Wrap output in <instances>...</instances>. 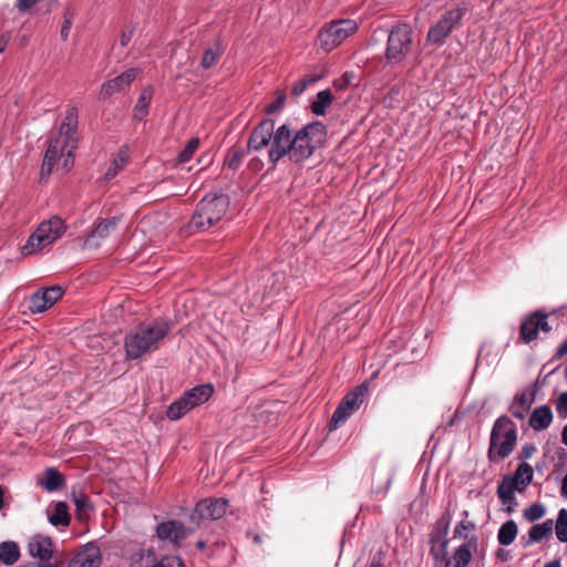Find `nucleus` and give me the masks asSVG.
Returning a JSON list of instances; mask_svg holds the SVG:
<instances>
[{"instance_id":"f257e3e1","label":"nucleus","mask_w":567,"mask_h":567,"mask_svg":"<svg viewBox=\"0 0 567 567\" xmlns=\"http://www.w3.org/2000/svg\"><path fill=\"white\" fill-rule=\"evenodd\" d=\"M327 138V127L315 121L293 132L290 125L275 127V121L265 118L250 132L247 148H230L225 157L224 166L237 171L247 154L267 150L268 163L272 168L287 157L291 163L299 164L309 159L321 148Z\"/></svg>"},{"instance_id":"f03ea898","label":"nucleus","mask_w":567,"mask_h":567,"mask_svg":"<svg viewBox=\"0 0 567 567\" xmlns=\"http://www.w3.org/2000/svg\"><path fill=\"white\" fill-rule=\"evenodd\" d=\"M79 111L76 106H70L60 125L59 133L51 138L44 154L41 175L49 176L53 166L61 162L62 169L68 172L74 164V154L78 148Z\"/></svg>"},{"instance_id":"7ed1b4c3","label":"nucleus","mask_w":567,"mask_h":567,"mask_svg":"<svg viewBox=\"0 0 567 567\" xmlns=\"http://www.w3.org/2000/svg\"><path fill=\"white\" fill-rule=\"evenodd\" d=\"M171 330L165 320L151 324H138L128 331L124 338L125 355L128 360H137L148 352L156 351Z\"/></svg>"},{"instance_id":"20e7f679","label":"nucleus","mask_w":567,"mask_h":567,"mask_svg":"<svg viewBox=\"0 0 567 567\" xmlns=\"http://www.w3.org/2000/svg\"><path fill=\"white\" fill-rule=\"evenodd\" d=\"M229 207V198L225 194H208L196 206L188 224L189 231L206 230L218 223Z\"/></svg>"},{"instance_id":"39448f33","label":"nucleus","mask_w":567,"mask_h":567,"mask_svg":"<svg viewBox=\"0 0 567 567\" xmlns=\"http://www.w3.org/2000/svg\"><path fill=\"white\" fill-rule=\"evenodd\" d=\"M516 443V424L506 415L497 417L491 431L488 460L491 462L504 460L513 453Z\"/></svg>"},{"instance_id":"423d86ee","label":"nucleus","mask_w":567,"mask_h":567,"mask_svg":"<svg viewBox=\"0 0 567 567\" xmlns=\"http://www.w3.org/2000/svg\"><path fill=\"white\" fill-rule=\"evenodd\" d=\"M65 223L59 216L43 220L22 246V254L32 255L51 246L65 233Z\"/></svg>"},{"instance_id":"0eeeda50","label":"nucleus","mask_w":567,"mask_h":567,"mask_svg":"<svg viewBox=\"0 0 567 567\" xmlns=\"http://www.w3.org/2000/svg\"><path fill=\"white\" fill-rule=\"evenodd\" d=\"M413 45V30L409 23L400 22L392 27L388 35L385 61L390 65H398L411 53Z\"/></svg>"},{"instance_id":"6e6552de","label":"nucleus","mask_w":567,"mask_h":567,"mask_svg":"<svg viewBox=\"0 0 567 567\" xmlns=\"http://www.w3.org/2000/svg\"><path fill=\"white\" fill-rule=\"evenodd\" d=\"M359 30V24L352 19H338L326 23L318 33L319 47L330 52L341 45L348 38L355 34Z\"/></svg>"},{"instance_id":"1a4fd4ad","label":"nucleus","mask_w":567,"mask_h":567,"mask_svg":"<svg viewBox=\"0 0 567 567\" xmlns=\"http://www.w3.org/2000/svg\"><path fill=\"white\" fill-rule=\"evenodd\" d=\"M228 507V501L225 498H205L196 503L194 509L189 514V523L195 530L202 528L209 520L221 518Z\"/></svg>"},{"instance_id":"9d476101","label":"nucleus","mask_w":567,"mask_h":567,"mask_svg":"<svg viewBox=\"0 0 567 567\" xmlns=\"http://www.w3.org/2000/svg\"><path fill=\"white\" fill-rule=\"evenodd\" d=\"M369 392V383L363 382L349 392L334 410L330 420V430L336 429L340 423L346 422L357 410L360 409Z\"/></svg>"},{"instance_id":"9b49d317","label":"nucleus","mask_w":567,"mask_h":567,"mask_svg":"<svg viewBox=\"0 0 567 567\" xmlns=\"http://www.w3.org/2000/svg\"><path fill=\"white\" fill-rule=\"evenodd\" d=\"M452 520V515L449 511L442 514V516L435 522L432 533L430 535L431 549L430 554L435 561L440 559H446L447 547H449V529Z\"/></svg>"},{"instance_id":"f8f14e48","label":"nucleus","mask_w":567,"mask_h":567,"mask_svg":"<svg viewBox=\"0 0 567 567\" xmlns=\"http://www.w3.org/2000/svg\"><path fill=\"white\" fill-rule=\"evenodd\" d=\"M131 567H184L182 559L174 555L158 557L153 548H140L131 556Z\"/></svg>"},{"instance_id":"ddd939ff","label":"nucleus","mask_w":567,"mask_h":567,"mask_svg":"<svg viewBox=\"0 0 567 567\" xmlns=\"http://www.w3.org/2000/svg\"><path fill=\"white\" fill-rule=\"evenodd\" d=\"M465 10L456 8L445 12L441 19L430 28L426 40L431 44H442L444 39L451 33L455 24L463 18Z\"/></svg>"},{"instance_id":"4468645a","label":"nucleus","mask_w":567,"mask_h":567,"mask_svg":"<svg viewBox=\"0 0 567 567\" xmlns=\"http://www.w3.org/2000/svg\"><path fill=\"white\" fill-rule=\"evenodd\" d=\"M64 290L61 286H51L33 292L28 301L31 313H42L62 298Z\"/></svg>"},{"instance_id":"2eb2a0df","label":"nucleus","mask_w":567,"mask_h":567,"mask_svg":"<svg viewBox=\"0 0 567 567\" xmlns=\"http://www.w3.org/2000/svg\"><path fill=\"white\" fill-rule=\"evenodd\" d=\"M194 532L195 528L193 525L185 527L181 522L174 519L159 523L156 527L157 537L175 546H179V544Z\"/></svg>"},{"instance_id":"dca6fc26","label":"nucleus","mask_w":567,"mask_h":567,"mask_svg":"<svg viewBox=\"0 0 567 567\" xmlns=\"http://www.w3.org/2000/svg\"><path fill=\"white\" fill-rule=\"evenodd\" d=\"M550 330L547 315L536 311L522 322L520 337L524 342L529 343L537 338L539 331L548 333Z\"/></svg>"},{"instance_id":"f3484780","label":"nucleus","mask_w":567,"mask_h":567,"mask_svg":"<svg viewBox=\"0 0 567 567\" xmlns=\"http://www.w3.org/2000/svg\"><path fill=\"white\" fill-rule=\"evenodd\" d=\"M477 537L472 536L466 542L456 547L451 557L440 559L445 561V567H466L473 559V551L477 548Z\"/></svg>"},{"instance_id":"a211bd4d","label":"nucleus","mask_w":567,"mask_h":567,"mask_svg":"<svg viewBox=\"0 0 567 567\" xmlns=\"http://www.w3.org/2000/svg\"><path fill=\"white\" fill-rule=\"evenodd\" d=\"M120 217L102 219L84 240V248H97L111 233L117 227Z\"/></svg>"},{"instance_id":"6ab92c4d","label":"nucleus","mask_w":567,"mask_h":567,"mask_svg":"<svg viewBox=\"0 0 567 567\" xmlns=\"http://www.w3.org/2000/svg\"><path fill=\"white\" fill-rule=\"evenodd\" d=\"M138 75V70L131 68L124 71L122 74L115 76L103 83L101 87V94L105 97H110L115 93L124 91Z\"/></svg>"},{"instance_id":"aec40b11","label":"nucleus","mask_w":567,"mask_h":567,"mask_svg":"<svg viewBox=\"0 0 567 567\" xmlns=\"http://www.w3.org/2000/svg\"><path fill=\"white\" fill-rule=\"evenodd\" d=\"M28 554L39 561H50L53 555V543L49 536L35 535L28 543Z\"/></svg>"},{"instance_id":"412c9836","label":"nucleus","mask_w":567,"mask_h":567,"mask_svg":"<svg viewBox=\"0 0 567 567\" xmlns=\"http://www.w3.org/2000/svg\"><path fill=\"white\" fill-rule=\"evenodd\" d=\"M515 491L523 492L516 484V478L505 475L497 486V497L503 505H507L506 511L513 513L517 506Z\"/></svg>"},{"instance_id":"4be33fe9","label":"nucleus","mask_w":567,"mask_h":567,"mask_svg":"<svg viewBox=\"0 0 567 567\" xmlns=\"http://www.w3.org/2000/svg\"><path fill=\"white\" fill-rule=\"evenodd\" d=\"M101 564L100 548L87 544L70 561L68 567H99Z\"/></svg>"},{"instance_id":"5701e85b","label":"nucleus","mask_w":567,"mask_h":567,"mask_svg":"<svg viewBox=\"0 0 567 567\" xmlns=\"http://www.w3.org/2000/svg\"><path fill=\"white\" fill-rule=\"evenodd\" d=\"M214 394V386L210 383L199 384L189 390H187L183 398L186 400L188 405L192 408H197L204 403H206L212 395Z\"/></svg>"},{"instance_id":"b1692460","label":"nucleus","mask_w":567,"mask_h":567,"mask_svg":"<svg viewBox=\"0 0 567 567\" xmlns=\"http://www.w3.org/2000/svg\"><path fill=\"white\" fill-rule=\"evenodd\" d=\"M554 419L551 409L544 404L534 409L530 413L528 423L529 426L536 431L540 432L549 427Z\"/></svg>"},{"instance_id":"393cba45","label":"nucleus","mask_w":567,"mask_h":567,"mask_svg":"<svg viewBox=\"0 0 567 567\" xmlns=\"http://www.w3.org/2000/svg\"><path fill=\"white\" fill-rule=\"evenodd\" d=\"M39 485L47 492L52 493L65 486V478L56 468L48 467Z\"/></svg>"},{"instance_id":"a878e982","label":"nucleus","mask_w":567,"mask_h":567,"mask_svg":"<svg viewBox=\"0 0 567 567\" xmlns=\"http://www.w3.org/2000/svg\"><path fill=\"white\" fill-rule=\"evenodd\" d=\"M21 557L19 545L13 540L0 543V561L7 566H13Z\"/></svg>"},{"instance_id":"bb28decb","label":"nucleus","mask_w":567,"mask_h":567,"mask_svg":"<svg viewBox=\"0 0 567 567\" xmlns=\"http://www.w3.org/2000/svg\"><path fill=\"white\" fill-rule=\"evenodd\" d=\"M153 97V89L151 86H146L141 92V95L134 106V118L142 121L148 113V107Z\"/></svg>"},{"instance_id":"cd10ccee","label":"nucleus","mask_w":567,"mask_h":567,"mask_svg":"<svg viewBox=\"0 0 567 567\" xmlns=\"http://www.w3.org/2000/svg\"><path fill=\"white\" fill-rule=\"evenodd\" d=\"M332 100L333 96L329 89L318 92L316 100L310 104L311 112L317 116L324 115Z\"/></svg>"},{"instance_id":"c85d7f7f","label":"nucleus","mask_w":567,"mask_h":567,"mask_svg":"<svg viewBox=\"0 0 567 567\" xmlns=\"http://www.w3.org/2000/svg\"><path fill=\"white\" fill-rule=\"evenodd\" d=\"M518 533L517 524L513 520H506L498 529L497 540L502 546H509L516 538Z\"/></svg>"},{"instance_id":"c756f323","label":"nucleus","mask_w":567,"mask_h":567,"mask_svg":"<svg viewBox=\"0 0 567 567\" xmlns=\"http://www.w3.org/2000/svg\"><path fill=\"white\" fill-rule=\"evenodd\" d=\"M553 532V519H547L542 524L534 525L528 530V542L527 545L538 543L543 538L551 535Z\"/></svg>"},{"instance_id":"7c9ffc66","label":"nucleus","mask_w":567,"mask_h":567,"mask_svg":"<svg viewBox=\"0 0 567 567\" xmlns=\"http://www.w3.org/2000/svg\"><path fill=\"white\" fill-rule=\"evenodd\" d=\"M49 522L53 526H68L70 524L71 517L68 512V505L64 502H58L54 504Z\"/></svg>"},{"instance_id":"2f4dec72","label":"nucleus","mask_w":567,"mask_h":567,"mask_svg":"<svg viewBox=\"0 0 567 567\" xmlns=\"http://www.w3.org/2000/svg\"><path fill=\"white\" fill-rule=\"evenodd\" d=\"M512 478H516V484L519 485L522 491L532 483L534 477L533 467L528 463H520L515 470L514 474L511 475Z\"/></svg>"},{"instance_id":"473e14b6","label":"nucleus","mask_w":567,"mask_h":567,"mask_svg":"<svg viewBox=\"0 0 567 567\" xmlns=\"http://www.w3.org/2000/svg\"><path fill=\"white\" fill-rule=\"evenodd\" d=\"M190 410L192 408L188 405V403L182 395L181 398H178L168 405L166 415L169 420L177 421L182 419Z\"/></svg>"},{"instance_id":"72a5a7b5","label":"nucleus","mask_w":567,"mask_h":567,"mask_svg":"<svg viewBox=\"0 0 567 567\" xmlns=\"http://www.w3.org/2000/svg\"><path fill=\"white\" fill-rule=\"evenodd\" d=\"M224 53V47L216 42L213 47L205 50L200 65L208 70L214 66Z\"/></svg>"},{"instance_id":"f704fd0d","label":"nucleus","mask_w":567,"mask_h":567,"mask_svg":"<svg viewBox=\"0 0 567 567\" xmlns=\"http://www.w3.org/2000/svg\"><path fill=\"white\" fill-rule=\"evenodd\" d=\"M529 408L530 401H528L526 394L523 393L515 395L514 401L509 406V411L514 417L523 420Z\"/></svg>"},{"instance_id":"c9c22d12","label":"nucleus","mask_w":567,"mask_h":567,"mask_svg":"<svg viewBox=\"0 0 567 567\" xmlns=\"http://www.w3.org/2000/svg\"><path fill=\"white\" fill-rule=\"evenodd\" d=\"M127 152L125 150H120L117 156L112 161L110 164L107 171L104 174V178L106 181H110L114 178L118 172L124 167V165L127 163Z\"/></svg>"},{"instance_id":"e433bc0d","label":"nucleus","mask_w":567,"mask_h":567,"mask_svg":"<svg viewBox=\"0 0 567 567\" xmlns=\"http://www.w3.org/2000/svg\"><path fill=\"white\" fill-rule=\"evenodd\" d=\"M556 536L559 542L567 543V509L561 508L558 512L555 524Z\"/></svg>"},{"instance_id":"4c0bfd02","label":"nucleus","mask_w":567,"mask_h":567,"mask_svg":"<svg viewBox=\"0 0 567 567\" xmlns=\"http://www.w3.org/2000/svg\"><path fill=\"white\" fill-rule=\"evenodd\" d=\"M199 144H200L199 138H197V137L190 138L186 143L184 148L178 153L177 162L178 163H187L194 155L195 151L198 148Z\"/></svg>"},{"instance_id":"58836bf2","label":"nucleus","mask_w":567,"mask_h":567,"mask_svg":"<svg viewBox=\"0 0 567 567\" xmlns=\"http://www.w3.org/2000/svg\"><path fill=\"white\" fill-rule=\"evenodd\" d=\"M546 514V508L540 503H534L524 511V517L528 522H536L543 518Z\"/></svg>"},{"instance_id":"ea45409f","label":"nucleus","mask_w":567,"mask_h":567,"mask_svg":"<svg viewBox=\"0 0 567 567\" xmlns=\"http://www.w3.org/2000/svg\"><path fill=\"white\" fill-rule=\"evenodd\" d=\"M71 497L79 513H85L91 508L90 499L84 493L73 491Z\"/></svg>"},{"instance_id":"a19ab883","label":"nucleus","mask_w":567,"mask_h":567,"mask_svg":"<svg viewBox=\"0 0 567 567\" xmlns=\"http://www.w3.org/2000/svg\"><path fill=\"white\" fill-rule=\"evenodd\" d=\"M286 102V94L284 91H277L275 100L265 107L267 114H274L281 110Z\"/></svg>"},{"instance_id":"79ce46f5","label":"nucleus","mask_w":567,"mask_h":567,"mask_svg":"<svg viewBox=\"0 0 567 567\" xmlns=\"http://www.w3.org/2000/svg\"><path fill=\"white\" fill-rule=\"evenodd\" d=\"M475 525L470 520H461L454 529V538H464L465 542L468 539L467 535L464 534L467 530H474Z\"/></svg>"},{"instance_id":"37998d69","label":"nucleus","mask_w":567,"mask_h":567,"mask_svg":"<svg viewBox=\"0 0 567 567\" xmlns=\"http://www.w3.org/2000/svg\"><path fill=\"white\" fill-rule=\"evenodd\" d=\"M555 406L559 417L565 419L567 416V392L558 395Z\"/></svg>"},{"instance_id":"c03bdc74","label":"nucleus","mask_w":567,"mask_h":567,"mask_svg":"<svg viewBox=\"0 0 567 567\" xmlns=\"http://www.w3.org/2000/svg\"><path fill=\"white\" fill-rule=\"evenodd\" d=\"M536 452V446L533 443H527L522 446V450L518 454L519 460H528Z\"/></svg>"},{"instance_id":"a18cd8bd","label":"nucleus","mask_w":567,"mask_h":567,"mask_svg":"<svg viewBox=\"0 0 567 567\" xmlns=\"http://www.w3.org/2000/svg\"><path fill=\"white\" fill-rule=\"evenodd\" d=\"M133 34H134L133 28L127 27V28L123 29L121 32V37H120L121 45L122 47L128 45V43L131 42V40L133 38Z\"/></svg>"},{"instance_id":"49530a36","label":"nucleus","mask_w":567,"mask_h":567,"mask_svg":"<svg viewBox=\"0 0 567 567\" xmlns=\"http://www.w3.org/2000/svg\"><path fill=\"white\" fill-rule=\"evenodd\" d=\"M39 0H17L16 7L19 11L25 12L32 8Z\"/></svg>"},{"instance_id":"de8ad7c7","label":"nucleus","mask_w":567,"mask_h":567,"mask_svg":"<svg viewBox=\"0 0 567 567\" xmlns=\"http://www.w3.org/2000/svg\"><path fill=\"white\" fill-rule=\"evenodd\" d=\"M264 162L259 157H254L248 162V168L254 173L260 172Z\"/></svg>"},{"instance_id":"09e8293b","label":"nucleus","mask_w":567,"mask_h":567,"mask_svg":"<svg viewBox=\"0 0 567 567\" xmlns=\"http://www.w3.org/2000/svg\"><path fill=\"white\" fill-rule=\"evenodd\" d=\"M322 78V74L306 75L301 79V81L305 83L306 87H308L320 81Z\"/></svg>"},{"instance_id":"8fccbe9b","label":"nucleus","mask_w":567,"mask_h":567,"mask_svg":"<svg viewBox=\"0 0 567 567\" xmlns=\"http://www.w3.org/2000/svg\"><path fill=\"white\" fill-rule=\"evenodd\" d=\"M567 354V339L557 348L551 360H559Z\"/></svg>"},{"instance_id":"3c124183","label":"nucleus","mask_w":567,"mask_h":567,"mask_svg":"<svg viewBox=\"0 0 567 567\" xmlns=\"http://www.w3.org/2000/svg\"><path fill=\"white\" fill-rule=\"evenodd\" d=\"M306 85L305 83L300 80L298 82H296L292 87H291V94L293 96H299L301 95L305 91H306Z\"/></svg>"},{"instance_id":"603ef678","label":"nucleus","mask_w":567,"mask_h":567,"mask_svg":"<svg viewBox=\"0 0 567 567\" xmlns=\"http://www.w3.org/2000/svg\"><path fill=\"white\" fill-rule=\"evenodd\" d=\"M71 21L65 19L62 27H61V37L62 39H66L69 37L70 30H71Z\"/></svg>"},{"instance_id":"864d4df0","label":"nucleus","mask_w":567,"mask_h":567,"mask_svg":"<svg viewBox=\"0 0 567 567\" xmlns=\"http://www.w3.org/2000/svg\"><path fill=\"white\" fill-rule=\"evenodd\" d=\"M29 567H58V565L51 564L50 561H30Z\"/></svg>"},{"instance_id":"5fc2aeb1","label":"nucleus","mask_w":567,"mask_h":567,"mask_svg":"<svg viewBox=\"0 0 567 567\" xmlns=\"http://www.w3.org/2000/svg\"><path fill=\"white\" fill-rule=\"evenodd\" d=\"M393 476H394V475H393V473H390V474L388 475V477H386L384 488H383V489H378V491H377V493H381V492H382V493H384V494H385V493H388V491H389V488H390V486H391V484H392Z\"/></svg>"},{"instance_id":"6e6d98bb","label":"nucleus","mask_w":567,"mask_h":567,"mask_svg":"<svg viewBox=\"0 0 567 567\" xmlns=\"http://www.w3.org/2000/svg\"><path fill=\"white\" fill-rule=\"evenodd\" d=\"M544 567H561V564L559 559H554L551 561L546 563Z\"/></svg>"},{"instance_id":"4d7b16f0","label":"nucleus","mask_w":567,"mask_h":567,"mask_svg":"<svg viewBox=\"0 0 567 567\" xmlns=\"http://www.w3.org/2000/svg\"><path fill=\"white\" fill-rule=\"evenodd\" d=\"M561 441L565 445H567V424L563 427Z\"/></svg>"},{"instance_id":"13d9d810","label":"nucleus","mask_w":567,"mask_h":567,"mask_svg":"<svg viewBox=\"0 0 567 567\" xmlns=\"http://www.w3.org/2000/svg\"><path fill=\"white\" fill-rule=\"evenodd\" d=\"M3 494H4V488L2 485H0V511L3 508Z\"/></svg>"},{"instance_id":"bf43d9fd","label":"nucleus","mask_w":567,"mask_h":567,"mask_svg":"<svg viewBox=\"0 0 567 567\" xmlns=\"http://www.w3.org/2000/svg\"><path fill=\"white\" fill-rule=\"evenodd\" d=\"M7 41L4 39H0V53L6 50Z\"/></svg>"},{"instance_id":"052dcab7","label":"nucleus","mask_w":567,"mask_h":567,"mask_svg":"<svg viewBox=\"0 0 567 567\" xmlns=\"http://www.w3.org/2000/svg\"><path fill=\"white\" fill-rule=\"evenodd\" d=\"M196 547H197L198 549H204V548L206 547V542H205V540H198V542L196 543Z\"/></svg>"},{"instance_id":"680f3d73","label":"nucleus","mask_w":567,"mask_h":567,"mask_svg":"<svg viewBox=\"0 0 567 567\" xmlns=\"http://www.w3.org/2000/svg\"><path fill=\"white\" fill-rule=\"evenodd\" d=\"M369 567H384V566L379 561H372Z\"/></svg>"},{"instance_id":"e2e57ef3","label":"nucleus","mask_w":567,"mask_h":567,"mask_svg":"<svg viewBox=\"0 0 567 567\" xmlns=\"http://www.w3.org/2000/svg\"><path fill=\"white\" fill-rule=\"evenodd\" d=\"M254 542L257 543V544H260L261 543V537L259 535H256L254 537Z\"/></svg>"},{"instance_id":"0e129e2a","label":"nucleus","mask_w":567,"mask_h":567,"mask_svg":"<svg viewBox=\"0 0 567 567\" xmlns=\"http://www.w3.org/2000/svg\"><path fill=\"white\" fill-rule=\"evenodd\" d=\"M463 515H464L465 517H467V515H468L467 511H464V512H463Z\"/></svg>"}]
</instances>
